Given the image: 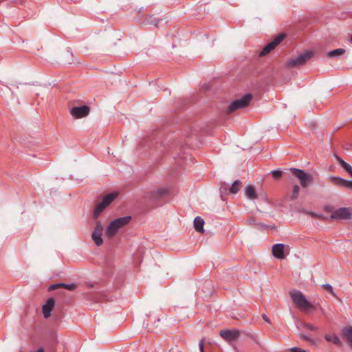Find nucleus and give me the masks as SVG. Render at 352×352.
Returning <instances> with one entry per match:
<instances>
[{"label": "nucleus", "mask_w": 352, "mask_h": 352, "mask_svg": "<svg viewBox=\"0 0 352 352\" xmlns=\"http://www.w3.org/2000/svg\"><path fill=\"white\" fill-rule=\"evenodd\" d=\"M131 219V217L130 216H126L120 217L112 221L106 228V236L109 238L113 237L118 232V230L127 225L130 222Z\"/></svg>", "instance_id": "obj_1"}, {"label": "nucleus", "mask_w": 352, "mask_h": 352, "mask_svg": "<svg viewBox=\"0 0 352 352\" xmlns=\"http://www.w3.org/2000/svg\"><path fill=\"white\" fill-rule=\"evenodd\" d=\"M289 295L293 302L301 311H307L314 308L301 292L293 289L289 292Z\"/></svg>", "instance_id": "obj_2"}, {"label": "nucleus", "mask_w": 352, "mask_h": 352, "mask_svg": "<svg viewBox=\"0 0 352 352\" xmlns=\"http://www.w3.org/2000/svg\"><path fill=\"white\" fill-rule=\"evenodd\" d=\"M117 192H112L105 195L102 201L98 203L94 212L93 217L96 219L101 212L117 197Z\"/></svg>", "instance_id": "obj_3"}, {"label": "nucleus", "mask_w": 352, "mask_h": 352, "mask_svg": "<svg viewBox=\"0 0 352 352\" xmlns=\"http://www.w3.org/2000/svg\"><path fill=\"white\" fill-rule=\"evenodd\" d=\"M252 98V95L248 94L239 99L235 100L228 106V111L229 113H232L238 109L245 108L249 105Z\"/></svg>", "instance_id": "obj_4"}, {"label": "nucleus", "mask_w": 352, "mask_h": 352, "mask_svg": "<svg viewBox=\"0 0 352 352\" xmlns=\"http://www.w3.org/2000/svg\"><path fill=\"white\" fill-rule=\"evenodd\" d=\"M313 56V53L309 51L304 52L296 57L290 58L287 63V67H294L304 65Z\"/></svg>", "instance_id": "obj_5"}, {"label": "nucleus", "mask_w": 352, "mask_h": 352, "mask_svg": "<svg viewBox=\"0 0 352 352\" xmlns=\"http://www.w3.org/2000/svg\"><path fill=\"white\" fill-rule=\"evenodd\" d=\"M291 171L292 174L300 180L302 187L306 188L312 182V176L305 173L303 170L297 168H292Z\"/></svg>", "instance_id": "obj_6"}, {"label": "nucleus", "mask_w": 352, "mask_h": 352, "mask_svg": "<svg viewBox=\"0 0 352 352\" xmlns=\"http://www.w3.org/2000/svg\"><path fill=\"white\" fill-rule=\"evenodd\" d=\"M283 33L278 34L272 42L268 43L259 53V56H265L270 53L277 45H278L285 38Z\"/></svg>", "instance_id": "obj_7"}, {"label": "nucleus", "mask_w": 352, "mask_h": 352, "mask_svg": "<svg viewBox=\"0 0 352 352\" xmlns=\"http://www.w3.org/2000/svg\"><path fill=\"white\" fill-rule=\"evenodd\" d=\"M103 231V226L99 221H96V226L94 232L91 234V239L97 246H100L103 243L102 238V233Z\"/></svg>", "instance_id": "obj_8"}, {"label": "nucleus", "mask_w": 352, "mask_h": 352, "mask_svg": "<svg viewBox=\"0 0 352 352\" xmlns=\"http://www.w3.org/2000/svg\"><path fill=\"white\" fill-rule=\"evenodd\" d=\"M289 250V246L283 243H277L273 245L272 251L275 258L283 260L285 257V252H287L288 253Z\"/></svg>", "instance_id": "obj_9"}, {"label": "nucleus", "mask_w": 352, "mask_h": 352, "mask_svg": "<svg viewBox=\"0 0 352 352\" xmlns=\"http://www.w3.org/2000/svg\"><path fill=\"white\" fill-rule=\"evenodd\" d=\"M352 217V208H341L336 210L331 214L333 219H349Z\"/></svg>", "instance_id": "obj_10"}, {"label": "nucleus", "mask_w": 352, "mask_h": 352, "mask_svg": "<svg viewBox=\"0 0 352 352\" xmlns=\"http://www.w3.org/2000/svg\"><path fill=\"white\" fill-rule=\"evenodd\" d=\"M89 113V108L85 105L73 107L70 111V113L76 118H83L87 116Z\"/></svg>", "instance_id": "obj_11"}, {"label": "nucleus", "mask_w": 352, "mask_h": 352, "mask_svg": "<svg viewBox=\"0 0 352 352\" xmlns=\"http://www.w3.org/2000/svg\"><path fill=\"white\" fill-rule=\"evenodd\" d=\"M240 333L236 330H221L220 336L226 341L232 342L236 340L239 337Z\"/></svg>", "instance_id": "obj_12"}, {"label": "nucleus", "mask_w": 352, "mask_h": 352, "mask_svg": "<svg viewBox=\"0 0 352 352\" xmlns=\"http://www.w3.org/2000/svg\"><path fill=\"white\" fill-rule=\"evenodd\" d=\"M55 305V300L54 298H49L46 303L42 307V311L45 318H47L51 315V311Z\"/></svg>", "instance_id": "obj_13"}, {"label": "nucleus", "mask_w": 352, "mask_h": 352, "mask_svg": "<svg viewBox=\"0 0 352 352\" xmlns=\"http://www.w3.org/2000/svg\"><path fill=\"white\" fill-rule=\"evenodd\" d=\"M329 183L331 184L336 186L338 187H344L346 184V179H344L339 177L336 176H329L327 178Z\"/></svg>", "instance_id": "obj_14"}, {"label": "nucleus", "mask_w": 352, "mask_h": 352, "mask_svg": "<svg viewBox=\"0 0 352 352\" xmlns=\"http://www.w3.org/2000/svg\"><path fill=\"white\" fill-rule=\"evenodd\" d=\"M245 195L250 199H256L258 198L256 189L252 185H248L245 188Z\"/></svg>", "instance_id": "obj_15"}, {"label": "nucleus", "mask_w": 352, "mask_h": 352, "mask_svg": "<svg viewBox=\"0 0 352 352\" xmlns=\"http://www.w3.org/2000/svg\"><path fill=\"white\" fill-rule=\"evenodd\" d=\"M342 336L348 344L352 346V327H346L342 329Z\"/></svg>", "instance_id": "obj_16"}, {"label": "nucleus", "mask_w": 352, "mask_h": 352, "mask_svg": "<svg viewBox=\"0 0 352 352\" xmlns=\"http://www.w3.org/2000/svg\"><path fill=\"white\" fill-rule=\"evenodd\" d=\"M61 287L67 289L70 291H73L76 288V285H75V284L67 285V284H64V283H58V284L52 285L50 287V289L54 290V289H56L58 288H61Z\"/></svg>", "instance_id": "obj_17"}, {"label": "nucleus", "mask_w": 352, "mask_h": 352, "mask_svg": "<svg viewBox=\"0 0 352 352\" xmlns=\"http://www.w3.org/2000/svg\"><path fill=\"white\" fill-rule=\"evenodd\" d=\"M204 221L200 217H195L194 220V226L195 230L199 232H204Z\"/></svg>", "instance_id": "obj_18"}, {"label": "nucleus", "mask_w": 352, "mask_h": 352, "mask_svg": "<svg viewBox=\"0 0 352 352\" xmlns=\"http://www.w3.org/2000/svg\"><path fill=\"white\" fill-rule=\"evenodd\" d=\"M336 157L342 168L352 177V166L342 160L340 157L336 156Z\"/></svg>", "instance_id": "obj_19"}, {"label": "nucleus", "mask_w": 352, "mask_h": 352, "mask_svg": "<svg viewBox=\"0 0 352 352\" xmlns=\"http://www.w3.org/2000/svg\"><path fill=\"white\" fill-rule=\"evenodd\" d=\"M242 186V182L240 180L235 181L230 188V191L232 194H236Z\"/></svg>", "instance_id": "obj_20"}, {"label": "nucleus", "mask_w": 352, "mask_h": 352, "mask_svg": "<svg viewBox=\"0 0 352 352\" xmlns=\"http://www.w3.org/2000/svg\"><path fill=\"white\" fill-rule=\"evenodd\" d=\"M325 339L328 342H332L333 344L336 345H340L341 342L340 338L336 335H325Z\"/></svg>", "instance_id": "obj_21"}, {"label": "nucleus", "mask_w": 352, "mask_h": 352, "mask_svg": "<svg viewBox=\"0 0 352 352\" xmlns=\"http://www.w3.org/2000/svg\"><path fill=\"white\" fill-rule=\"evenodd\" d=\"M344 52L345 50L344 49H336L328 52L327 56L329 57H337L342 55Z\"/></svg>", "instance_id": "obj_22"}, {"label": "nucleus", "mask_w": 352, "mask_h": 352, "mask_svg": "<svg viewBox=\"0 0 352 352\" xmlns=\"http://www.w3.org/2000/svg\"><path fill=\"white\" fill-rule=\"evenodd\" d=\"M300 191V187L298 185H295L293 188L292 195L291 197L292 199H296L298 197V193Z\"/></svg>", "instance_id": "obj_23"}, {"label": "nucleus", "mask_w": 352, "mask_h": 352, "mask_svg": "<svg viewBox=\"0 0 352 352\" xmlns=\"http://www.w3.org/2000/svg\"><path fill=\"white\" fill-rule=\"evenodd\" d=\"M322 287L327 292H329L330 294H331L333 296H336V294L333 292V289L332 286L329 284H324L322 285Z\"/></svg>", "instance_id": "obj_24"}, {"label": "nucleus", "mask_w": 352, "mask_h": 352, "mask_svg": "<svg viewBox=\"0 0 352 352\" xmlns=\"http://www.w3.org/2000/svg\"><path fill=\"white\" fill-rule=\"evenodd\" d=\"M305 213L307 214H309L312 217H316V218L319 219H323V216L322 214H316L315 212H307V211H305Z\"/></svg>", "instance_id": "obj_25"}, {"label": "nucleus", "mask_w": 352, "mask_h": 352, "mask_svg": "<svg viewBox=\"0 0 352 352\" xmlns=\"http://www.w3.org/2000/svg\"><path fill=\"white\" fill-rule=\"evenodd\" d=\"M303 327L307 328L308 329L311 330V331H316L318 330V327H316V326H314L311 324H308V323H304L303 324Z\"/></svg>", "instance_id": "obj_26"}, {"label": "nucleus", "mask_w": 352, "mask_h": 352, "mask_svg": "<svg viewBox=\"0 0 352 352\" xmlns=\"http://www.w3.org/2000/svg\"><path fill=\"white\" fill-rule=\"evenodd\" d=\"M272 174L274 179H279L282 175V172L280 170H274Z\"/></svg>", "instance_id": "obj_27"}, {"label": "nucleus", "mask_w": 352, "mask_h": 352, "mask_svg": "<svg viewBox=\"0 0 352 352\" xmlns=\"http://www.w3.org/2000/svg\"><path fill=\"white\" fill-rule=\"evenodd\" d=\"M289 351V352H307L305 350L302 349L300 348H297V347L291 348Z\"/></svg>", "instance_id": "obj_28"}, {"label": "nucleus", "mask_w": 352, "mask_h": 352, "mask_svg": "<svg viewBox=\"0 0 352 352\" xmlns=\"http://www.w3.org/2000/svg\"><path fill=\"white\" fill-rule=\"evenodd\" d=\"M204 338L201 339L199 343V348L200 352H204Z\"/></svg>", "instance_id": "obj_29"}, {"label": "nucleus", "mask_w": 352, "mask_h": 352, "mask_svg": "<svg viewBox=\"0 0 352 352\" xmlns=\"http://www.w3.org/2000/svg\"><path fill=\"white\" fill-rule=\"evenodd\" d=\"M345 188L348 189H352V181H346Z\"/></svg>", "instance_id": "obj_30"}, {"label": "nucleus", "mask_w": 352, "mask_h": 352, "mask_svg": "<svg viewBox=\"0 0 352 352\" xmlns=\"http://www.w3.org/2000/svg\"><path fill=\"white\" fill-rule=\"evenodd\" d=\"M262 318H263V319L265 322H267V323H270V322H270V318L267 316V315H266V314H263L262 315Z\"/></svg>", "instance_id": "obj_31"}, {"label": "nucleus", "mask_w": 352, "mask_h": 352, "mask_svg": "<svg viewBox=\"0 0 352 352\" xmlns=\"http://www.w3.org/2000/svg\"><path fill=\"white\" fill-rule=\"evenodd\" d=\"M300 338L302 339V340H308V341H311V339L305 336V335H303V334H300Z\"/></svg>", "instance_id": "obj_32"}, {"label": "nucleus", "mask_w": 352, "mask_h": 352, "mask_svg": "<svg viewBox=\"0 0 352 352\" xmlns=\"http://www.w3.org/2000/svg\"><path fill=\"white\" fill-rule=\"evenodd\" d=\"M157 192L158 193L159 195H162L164 193H165V191L162 189H159Z\"/></svg>", "instance_id": "obj_33"}, {"label": "nucleus", "mask_w": 352, "mask_h": 352, "mask_svg": "<svg viewBox=\"0 0 352 352\" xmlns=\"http://www.w3.org/2000/svg\"><path fill=\"white\" fill-rule=\"evenodd\" d=\"M36 352H44V350L43 349H38Z\"/></svg>", "instance_id": "obj_34"}, {"label": "nucleus", "mask_w": 352, "mask_h": 352, "mask_svg": "<svg viewBox=\"0 0 352 352\" xmlns=\"http://www.w3.org/2000/svg\"><path fill=\"white\" fill-rule=\"evenodd\" d=\"M351 43H352V36H351Z\"/></svg>", "instance_id": "obj_35"}]
</instances>
